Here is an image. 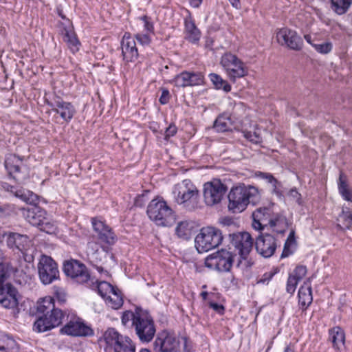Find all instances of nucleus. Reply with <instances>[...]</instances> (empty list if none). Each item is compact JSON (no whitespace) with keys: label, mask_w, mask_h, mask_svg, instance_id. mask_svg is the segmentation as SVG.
<instances>
[{"label":"nucleus","mask_w":352,"mask_h":352,"mask_svg":"<svg viewBox=\"0 0 352 352\" xmlns=\"http://www.w3.org/2000/svg\"><path fill=\"white\" fill-rule=\"evenodd\" d=\"M121 322L125 327H133L135 334L142 342H150L155 335L156 329L152 316L140 308H136L135 311L123 312Z\"/></svg>","instance_id":"f03ea898"},{"label":"nucleus","mask_w":352,"mask_h":352,"mask_svg":"<svg viewBox=\"0 0 352 352\" xmlns=\"http://www.w3.org/2000/svg\"><path fill=\"white\" fill-rule=\"evenodd\" d=\"M209 77L216 89H223L226 92H228L231 90V86L229 83L223 80L219 75L212 73L209 75Z\"/></svg>","instance_id":"58836bf2"},{"label":"nucleus","mask_w":352,"mask_h":352,"mask_svg":"<svg viewBox=\"0 0 352 352\" xmlns=\"http://www.w3.org/2000/svg\"><path fill=\"white\" fill-rule=\"evenodd\" d=\"M270 227L274 232L277 233H283L287 227V220L282 214L272 212L267 227Z\"/></svg>","instance_id":"c756f323"},{"label":"nucleus","mask_w":352,"mask_h":352,"mask_svg":"<svg viewBox=\"0 0 352 352\" xmlns=\"http://www.w3.org/2000/svg\"><path fill=\"white\" fill-rule=\"evenodd\" d=\"M55 309L54 300L51 296L41 298L36 303V311L41 316H45Z\"/></svg>","instance_id":"473e14b6"},{"label":"nucleus","mask_w":352,"mask_h":352,"mask_svg":"<svg viewBox=\"0 0 352 352\" xmlns=\"http://www.w3.org/2000/svg\"><path fill=\"white\" fill-rule=\"evenodd\" d=\"M13 272V268L8 263H0V287L4 286L5 281L10 276Z\"/></svg>","instance_id":"a19ab883"},{"label":"nucleus","mask_w":352,"mask_h":352,"mask_svg":"<svg viewBox=\"0 0 352 352\" xmlns=\"http://www.w3.org/2000/svg\"><path fill=\"white\" fill-rule=\"evenodd\" d=\"M329 339L336 350H340L345 342L344 331L339 327H333L329 331Z\"/></svg>","instance_id":"2f4dec72"},{"label":"nucleus","mask_w":352,"mask_h":352,"mask_svg":"<svg viewBox=\"0 0 352 352\" xmlns=\"http://www.w3.org/2000/svg\"><path fill=\"white\" fill-rule=\"evenodd\" d=\"M23 217L31 225L39 228L42 225L43 221H45V217L47 214L45 210L41 208L33 206L22 210Z\"/></svg>","instance_id":"393cba45"},{"label":"nucleus","mask_w":352,"mask_h":352,"mask_svg":"<svg viewBox=\"0 0 352 352\" xmlns=\"http://www.w3.org/2000/svg\"><path fill=\"white\" fill-rule=\"evenodd\" d=\"M231 243L239 254L237 267L245 270L253 265L249 256L253 245V240L248 232H238L230 234Z\"/></svg>","instance_id":"423d86ee"},{"label":"nucleus","mask_w":352,"mask_h":352,"mask_svg":"<svg viewBox=\"0 0 352 352\" xmlns=\"http://www.w3.org/2000/svg\"><path fill=\"white\" fill-rule=\"evenodd\" d=\"M45 221H43L42 225L39 228L48 234L55 233L57 229L56 223L53 219L47 214L45 217Z\"/></svg>","instance_id":"79ce46f5"},{"label":"nucleus","mask_w":352,"mask_h":352,"mask_svg":"<svg viewBox=\"0 0 352 352\" xmlns=\"http://www.w3.org/2000/svg\"><path fill=\"white\" fill-rule=\"evenodd\" d=\"M0 350L7 352H16L18 346L15 340L8 337L5 340V344L0 346Z\"/></svg>","instance_id":"49530a36"},{"label":"nucleus","mask_w":352,"mask_h":352,"mask_svg":"<svg viewBox=\"0 0 352 352\" xmlns=\"http://www.w3.org/2000/svg\"><path fill=\"white\" fill-rule=\"evenodd\" d=\"M242 133L244 138L254 144H258L261 142V138L256 133H252L247 131H243Z\"/></svg>","instance_id":"603ef678"},{"label":"nucleus","mask_w":352,"mask_h":352,"mask_svg":"<svg viewBox=\"0 0 352 352\" xmlns=\"http://www.w3.org/2000/svg\"><path fill=\"white\" fill-rule=\"evenodd\" d=\"M7 246L13 251H18L23 255L25 261L31 262L33 261V256L28 254L31 241L27 235L21 234L13 232H5L2 234Z\"/></svg>","instance_id":"9d476101"},{"label":"nucleus","mask_w":352,"mask_h":352,"mask_svg":"<svg viewBox=\"0 0 352 352\" xmlns=\"http://www.w3.org/2000/svg\"><path fill=\"white\" fill-rule=\"evenodd\" d=\"M105 352H135V346L131 339L120 334L113 328L107 329L99 340Z\"/></svg>","instance_id":"20e7f679"},{"label":"nucleus","mask_w":352,"mask_h":352,"mask_svg":"<svg viewBox=\"0 0 352 352\" xmlns=\"http://www.w3.org/2000/svg\"><path fill=\"white\" fill-rule=\"evenodd\" d=\"M69 320L67 324L60 329L61 334H65L72 336H87L92 333V330L87 326L80 318L74 314L67 315Z\"/></svg>","instance_id":"dca6fc26"},{"label":"nucleus","mask_w":352,"mask_h":352,"mask_svg":"<svg viewBox=\"0 0 352 352\" xmlns=\"http://www.w3.org/2000/svg\"><path fill=\"white\" fill-rule=\"evenodd\" d=\"M50 106L52 107V111L58 114L61 119L67 123L71 121L76 113L74 105L71 102L62 100L51 103Z\"/></svg>","instance_id":"b1692460"},{"label":"nucleus","mask_w":352,"mask_h":352,"mask_svg":"<svg viewBox=\"0 0 352 352\" xmlns=\"http://www.w3.org/2000/svg\"><path fill=\"white\" fill-rule=\"evenodd\" d=\"M92 227L102 244L89 241L87 245V255L91 262L104 263L108 257L112 258L111 247L117 241V236L104 221L97 218L91 219Z\"/></svg>","instance_id":"f257e3e1"},{"label":"nucleus","mask_w":352,"mask_h":352,"mask_svg":"<svg viewBox=\"0 0 352 352\" xmlns=\"http://www.w3.org/2000/svg\"><path fill=\"white\" fill-rule=\"evenodd\" d=\"M147 214L152 221L160 226H170L175 220L173 210L162 199H153L148 206Z\"/></svg>","instance_id":"6e6552de"},{"label":"nucleus","mask_w":352,"mask_h":352,"mask_svg":"<svg viewBox=\"0 0 352 352\" xmlns=\"http://www.w3.org/2000/svg\"><path fill=\"white\" fill-rule=\"evenodd\" d=\"M171 82L178 87L201 85L204 83V76L201 72L184 71L175 76Z\"/></svg>","instance_id":"a211bd4d"},{"label":"nucleus","mask_w":352,"mask_h":352,"mask_svg":"<svg viewBox=\"0 0 352 352\" xmlns=\"http://www.w3.org/2000/svg\"><path fill=\"white\" fill-rule=\"evenodd\" d=\"M226 192V186L219 180L213 179L204 185V201L208 206L221 202Z\"/></svg>","instance_id":"4468645a"},{"label":"nucleus","mask_w":352,"mask_h":352,"mask_svg":"<svg viewBox=\"0 0 352 352\" xmlns=\"http://www.w3.org/2000/svg\"><path fill=\"white\" fill-rule=\"evenodd\" d=\"M14 195L30 204H34L38 201V196L36 194L24 188L16 190Z\"/></svg>","instance_id":"e433bc0d"},{"label":"nucleus","mask_w":352,"mask_h":352,"mask_svg":"<svg viewBox=\"0 0 352 352\" xmlns=\"http://www.w3.org/2000/svg\"><path fill=\"white\" fill-rule=\"evenodd\" d=\"M276 39L281 46L292 50H300L303 45L302 39L297 32L287 28L279 29L276 33Z\"/></svg>","instance_id":"2eb2a0df"},{"label":"nucleus","mask_w":352,"mask_h":352,"mask_svg":"<svg viewBox=\"0 0 352 352\" xmlns=\"http://www.w3.org/2000/svg\"><path fill=\"white\" fill-rule=\"evenodd\" d=\"M232 262L233 256L231 252L221 250L208 256L205 261V265L207 267L219 272H228L232 265Z\"/></svg>","instance_id":"ddd939ff"},{"label":"nucleus","mask_w":352,"mask_h":352,"mask_svg":"<svg viewBox=\"0 0 352 352\" xmlns=\"http://www.w3.org/2000/svg\"><path fill=\"white\" fill-rule=\"evenodd\" d=\"M63 271L67 276L71 277L78 283H87L90 278L87 267L76 260L66 261L64 264Z\"/></svg>","instance_id":"f3484780"},{"label":"nucleus","mask_w":352,"mask_h":352,"mask_svg":"<svg viewBox=\"0 0 352 352\" xmlns=\"http://www.w3.org/2000/svg\"><path fill=\"white\" fill-rule=\"evenodd\" d=\"M210 307L211 308H212L214 311L218 312L219 314H223L224 308H223V305H219L218 303H215V302H211V303H210Z\"/></svg>","instance_id":"052dcab7"},{"label":"nucleus","mask_w":352,"mask_h":352,"mask_svg":"<svg viewBox=\"0 0 352 352\" xmlns=\"http://www.w3.org/2000/svg\"><path fill=\"white\" fill-rule=\"evenodd\" d=\"M220 63L228 77L232 82H235L237 78H243L248 74L245 64L230 52L225 53L221 56Z\"/></svg>","instance_id":"1a4fd4ad"},{"label":"nucleus","mask_w":352,"mask_h":352,"mask_svg":"<svg viewBox=\"0 0 352 352\" xmlns=\"http://www.w3.org/2000/svg\"><path fill=\"white\" fill-rule=\"evenodd\" d=\"M151 34L152 33L145 32V33H137L135 35V39L138 41L139 44L142 46H148L151 43Z\"/></svg>","instance_id":"de8ad7c7"},{"label":"nucleus","mask_w":352,"mask_h":352,"mask_svg":"<svg viewBox=\"0 0 352 352\" xmlns=\"http://www.w3.org/2000/svg\"><path fill=\"white\" fill-rule=\"evenodd\" d=\"M228 209L233 213L244 211L250 204H255L260 198L257 188L244 184L233 186L228 195Z\"/></svg>","instance_id":"7ed1b4c3"},{"label":"nucleus","mask_w":352,"mask_h":352,"mask_svg":"<svg viewBox=\"0 0 352 352\" xmlns=\"http://www.w3.org/2000/svg\"><path fill=\"white\" fill-rule=\"evenodd\" d=\"M122 54L126 63H133L138 58V51L134 38L130 33H125L122 40Z\"/></svg>","instance_id":"aec40b11"},{"label":"nucleus","mask_w":352,"mask_h":352,"mask_svg":"<svg viewBox=\"0 0 352 352\" xmlns=\"http://www.w3.org/2000/svg\"><path fill=\"white\" fill-rule=\"evenodd\" d=\"M96 270L99 273L104 274V276H109V272L107 270H104L102 267L96 266Z\"/></svg>","instance_id":"338daca9"},{"label":"nucleus","mask_w":352,"mask_h":352,"mask_svg":"<svg viewBox=\"0 0 352 352\" xmlns=\"http://www.w3.org/2000/svg\"><path fill=\"white\" fill-rule=\"evenodd\" d=\"M232 121L226 115L219 116L215 120L214 128L219 132H225L231 129Z\"/></svg>","instance_id":"4c0bfd02"},{"label":"nucleus","mask_w":352,"mask_h":352,"mask_svg":"<svg viewBox=\"0 0 352 352\" xmlns=\"http://www.w3.org/2000/svg\"><path fill=\"white\" fill-rule=\"evenodd\" d=\"M3 188L6 189V190L8 191H10L11 192H12L14 195V191L16 190H17L15 187L12 186H10L9 184H5L3 186Z\"/></svg>","instance_id":"0e129e2a"},{"label":"nucleus","mask_w":352,"mask_h":352,"mask_svg":"<svg viewBox=\"0 0 352 352\" xmlns=\"http://www.w3.org/2000/svg\"><path fill=\"white\" fill-rule=\"evenodd\" d=\"M66 312L55 308L45 316H40L34 324V330L37 332H45L58 327L63 321Z\"/></svg>","instance_id":"f8f14e48"},{"label":"nucleus","mask_w":352,"mask_h":352,"mask_svg":"<svg viewBox=\"0 0 352 352\" xmlns=\"http://www.w3.org/2000/svg\"><path fill=\"white\" fill-rule=\"evenodd\" d=\"M177 129L175 125L170 124L165 131V139H168L169 138L175 135L177 133Z\"/></svg>","instance_id":"13d9d810"},{"label":"nucleus","mask_w":352,"mask_h":352,"mask_svg":"<svg viewBox=\"0 0 352 352\" xmlns=\"http://www.w3.org/2000/svg\"><path fill=\"white\" fill-rule=\"evenodd\" d=\"M18 292L11 284L0 287V304L6 309L15 308L18 305Z\"/></svg>","instance_id":"4be33fe9"},{"label":"nucleus","mask_w":352,"mask_h":352,"mask_svg":"<svg viewBox=\"0 0 352 352\" xmlns=\"http://www.w3.org/2000/svg\"><path fill=\"white\" fill-rule=\"evenodd\" d=\"M143 23V27L145 32L154 33V26L151 17L146 15L142 16L139 18Z\"/></svg>","instance_id":"09e8293b"},{"label":"nucleus","mask_w":352,"mask_h":352,"mask_svg":"<svg viewBox=\"0 0 352 352\" xmlns=\"http://www.w3.org/2000/svg\"><path fill=\"white\" fill-rule=\"evenodd\" d=\"M274 274L275 272H266L262 276V277L258 280L257 283L262 284H267Z\"/></svg>","instance_id":"4d7b16f0"},{"label":"nucleus","mask_w":352,"mask_h":352,"mask_svg":"<svg viewBox=\"0 0 352 352\" xmlns=\"http://www.w3.org/2000/svg\"><path fill=\"white\" fill-rule=\"evenodd\" d=\"M298 282L299 281L295 279V278L289 275L286 285L287 292L290 294H293L296 291Z\"/></svg>","instance_id":"3c124183"},{"label":"nucleus","mask_w":352,"mask_h":352,"mask_svg":"<svg viewBox=\"0 0 352 352\" xmlns=\"http://www.w3.org/2000/svg\"><path fill=\"white\" fill-rule=\"evenodd\" d=\"M336 220L337 228L340 230L350 229L352 226V211L349 208L342 207Z\"/></svg>","instance_id":"7c9ffc66"},{"label":"nucleus","mask_w":352,"mask_h":352,"mask_svg":"<svg viewBox=\"0 0 352 352\" xmlns=\"http://www.w3.org/2000/svg\"><path fill=\"white\" fill-rule=\"evenodd\" d=\"M96 288L98 293L102 298L109 294L115 288L107 281H100L97 283Z\"/></svg>","instance_id":"c03bdc74"},{"label":"nucleus","mask_w":352,"mask_h":352,"mask_svg":"<svg viewBox=\"0 0 352 352\" xmlns=\"http://www.w3.org/2000/svg\"><path fill=\"white\" fill-rule=\"evenodd\" d=\"M192 226L188 221H182L177 223L175 233L179 238L187 240L191 234Z\"/></svg>","instance_id":"c9c22d12"},{"label":"nucleus","mask_w":352,"mask_h":352,"mask_svg":"<svg viewBox=\"0 0 352 352\" xmlns=\"http://www.w3.org/2000/svg\"><path fill=\"white\" fill-rule=\"evenodd\" d=\"M257 175L261 178L265 179L269 184L272 185L273 192L274 193H276L278 196L281 195L278 188L280 183L273 177L272 174L259 172Z\"/></svg>","instance_id":"37998d69"},{"label":"nucleus","mask_w":352,"mask_h":352,"mask_svg":"<svg viewBox=\"0 0 352 352\" xmlns=\"http://www.w3.org/2000/svg\"><path fill=\"white\" fill-rule=\"evenodd\" d=\"M203 0H190V4L192 8H197L201 4Z\"/></svg>","instance_id":"e2e57ef3"},{"label":"nucleus","mask_w":352,"mask_h":352,"mask_svg":"<svg viewBox=\"0 0 352 352\" xmlns=\"http://www.w3.org/2000/svg\"><path fill=\"white\" fill-rule=\"evenodd\" d=\"M37 268L39 278L44 285L52 283L59 276L58 265L50 256H41Z\"/></svg>","instance_id":"9b49d317"},{"label":"nucleus","mask_w":352,"mask_h":352,"mask_svg":"<svg viewBox=\"0 0 352 352\" xmlns=\"http://www.w3.org/2000/svg\"><path fill=\"white\" fill-rule=\"evenodd\" d=\"M313 300L311 287L309 281H306L298 291V302L302 309H306Z\"/></svg>","instance_id":"c85d7f7f"},{"label":"nucleus","mask_w":352,"mask_h":352,"mask_svg":"<svg viewBox=\"0 0 352 352\" xmlns=\"http://www.w3.org/2000/svg\"><path fill=\"white\" fill-rule=\"evenodd\" d=\"M5 168L10 176L19 182H21L25 177L21 176L23 160L14 154H8L5 160Z\"/></svg>","instance_id":"5701e85b"},{"label":"nucleus","mask_w":352,"mask_h":352,"mask_svg":"<svg viewBox=\"0 0 352 352\" xmlns=\"http://www.w3.org/2000/svg\"><path fill=\"white\" fill-rule=\"evenodd\" d=\"M313 47L318 53L327 54L332 50L333 44L331 42L327 41L321 43H316L313 45Z\"/></svg>","instance_id":"a18cd8bd"},{"label":"nucleus","mask_w":352,"mask_h":352,"mask_svg":"<svg viewBox=\"0 0 352 352\" xmlns=\"http://www.w3.org/2000/svg\"><path fill=\"white\" fill-rule=\"evenodd\" d=\"M184 34L186 39L192 43H197L201 38V32L190 12L184 19Z\"/></svg>","instance_id":"cd10ccee"},{"label":"nucleus","mask_w":352,"mask_h":352,"mask_svg":"<svg viewBox=\"0 0 352 352\" xmlns=\"http://www.w3.org/2000/svg\"><path fill=\"white\" fill-rule=\"evenodd\" d=\"M289 197L296 202L298 204H302L301 195L296 190V189H291L288 193Z\"/></svg>","instance_id":"864d4df0"},{"label":"nucleus","mask_w":352,"mask_h":352,"mask_svg":"<svg viewBox=\"0 0 352 352\" xmlns=\"http://www.w3.org/2000/svg\"><path fill=\"white\" fill-rule=\"evenodd\" d=\"M60 34L63 41L67 43L70 50L75 53L79 50L80 43L79 42L73 27L71 24L63 25Z\"/></svg>","instance_id":"bb28decb"},{"label":"nucleus","mask_w":352,"mask_h":352,"mask_svg":"<svg viewBox=\"0 0 352 352\" xmlns=\"http://www.w3.org/2000/svg\"><path fill=\"white\" fill-rule=\"evenodd\" d=\"M182 348L179 352H192L191 342L186 338H182Z\"/></svg>","instance_id":"6e6d98bb"},{"label":"nucleus","mask_w":352,"mask_h":352,"mask_svg":"<svg viewBox=\"0 0 352 352\" xmlns=\"http://www.w3.org/2000/svg\"><path fill=\"white\" fill-rule=\"evenodd\" d=\"M223 239L221 231L214 227L202 228L195 239V247L199 253L206 252L219 247Z\"/></svg>","instance_id":"0eeeda50"},{"label":"nucleus","mask_w":352,"mask_h":352,"mask_svg":"<svg viewBox=\"0 0 352 352\" xmlns=\"http://www.w3.org/2000/svg\"><path fill=\"white\" fill-rule=\"evenodd\" d=\"M169 100V91L168 90H163L162 95L160 98V102L162 104L168 103Z\"/></svg>","instance_id":"bf43d9fd"},{"label":"nucleus","mask_w":352,"mask_h":352,"mask_svg":"<svg viewBox=\"0 0 352 352\" xmlns=\"http://www.w3.org/2000/svg\"><path fill=\"white\" fill-rule=\"evenodd\" d=\"M307 274V268L303 265L297 266L294 271L289 274L293 276L297 280H301Z\"/></svg>","instance_id":"8fccbe9b"},{"label":"nucleus","mask_w":352,"mask_h":352,"mask_svg":"<svg viewBox=\"0 0 352 352\" xmlns=\"http://www.w3.org/2000/svg\"><path fill=\"white\" fill-rule=\"evenodd\" d=\"M276 247V240L270 234H261L256 239V251L265 258L271 257L274 254Z\"/></svg>","instance_id":"6ab92c4d"},{"label":"nucleus","mask_w":352,"mask_h":352,"mask_svg":"<svg viewBox=\"0 0 352 352\" xmlns=\"http://www.w3.org/2000/svg\"><path fill=\"white\" fill-rule=\"evenodd\" d=\"M103 299L105 300L106 304L113 309H118L123 305L121 294L116 289Z\"/></svg>","instance_id":"f704fd0d"},{"label":"nucleus","mask_w":352,"mask_h":352,"mask_svg":"<svg viewBox=\"0 0 352 352\" xmlns=\"http://www.w3.org/2000/svg\"><path fill=\"white\" fill-rule=\"evenodd\" d=\"M177 344L178 341L174 334L162 331L158 334L154 346L157 352H173Z\"/></svg>","instance_id":"412c9836"},{"label":"nucleus","mask_w":352,"mask_h":352,"mask_svg":"<svg viewBox=\"0 0 352 352\" xmlns=\"http://www.w3.org/2000/svg\"><path fill=\"white\" fill-rule=\"evenodd\" d=\"M290 254L289 250L286 248V245H285L284 250L281 254V257H287Z\"/></svg>","instance_id":"774afa93"},{"label":"nucleus","mask_w":352,"mask_h":352,"mask_svg":"<svg viewBox=\"0 0 352 352\" xmlns=\"http://www.w3.org/2000/svg\"><path fill=\"white\" fill-rule=\"evenodd\" d=\"M54 295L57 300L61 302H64L66 300V293L64 289L59 287L54 288Z\"/></svg>","instance_id":"5fc2aeb1"},{"label":"nucleus","mask_w":352,"mask_h":352,"mask_svg":"<svg viewBox=\"0 0 352 352\" xmlns=\"http://www.w3.org/2000/svg\"><path fill=\"white\" fill-rule=\"evenodd\" d=\"M272 210L270 208H260L256 209L252 213V227L256 230H261L267 228L269 219L272 214Z\"/></svg>","instance_id":"a878e982"},{"label":"nucleus","mask_w":352,"mask_h":352,"mask_svg":"<svg viewBox=\"0 0 352 352\" xmlns=\"http://www.w3.org/2000/svg\"><path fill=\"white\" fill-rule=\"evenodd\" d=\"M173 194L179 205L190 210L195 208L199 196L197 188L190 179H184L175 184Z\"/></svg>","instance_id":"39448f33"},{"label":"nucleus","mask_w":352,"mask_h":352,"mask_svg":"<svg viewBox=\"0 0 352 352\" xmlns=\"http://www.w3.org/2000/svg\"><path fill=\"white\" fill-rule=\"evenodd\" d=\"M338 187L341 197L345 201L352 202V189L348 184L346 176L342 173L340 174Z\"/></svg>","instance_id":"72a5a7b5"},{"label":"nucleus","mask_w":352,"mask_h":352,"mask_svg":"<svg viewBox=\"0 0 352 352\" xmlns=\"http://www.w3.org/2000/svg\"><path fill=\"white\" fill-rule=\"evenodd\" d=\"M231 5L235 8H240L241 7V3H240V0H228Z\"/></svg>","instance_id":"69168bd1"},{"label":"nucleus","mask_w":352,"mask_h":352,"mask_svg":"<svg viewBox=\"0 0 352 352\" xmlns=\"http://www.w3.org/2000/svg\"><path fill=\"white\" fill-rule=\"evenodd\" d=\"M220 223L223 226H230L234 223V221L230 217H224L221 219Z\"/></svg>","instance_id":"680f3d73"},{"label":"nucleus","mask_w":352,"mask_h":352,"mask_svg":"<svg viewBox=\"0 0 352 352\" xmlns=\"http://www.w3.org/2000/svg\"><path fill=\"white\" fill-rule=\"evenodd\" d=\"M352 0H331L332 8L338 14L345 13L350 8Z\"/></svg>","instance_id":"ea45409f"}]
</instances>
